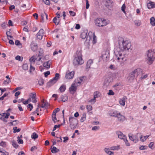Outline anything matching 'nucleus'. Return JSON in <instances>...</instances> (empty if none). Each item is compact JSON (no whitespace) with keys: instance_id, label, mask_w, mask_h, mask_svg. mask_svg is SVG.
<instances>
[{"instance_id":"obj_36","label":"nucleus","mask_w":155,"mask_h":155,"mask_svg":"<svg viewBox=\"0 0 155 155\" xmlns=\"http://www.w3.org/2000/svg\"><path fill=\"white\" fill-rule=\"evenodd\" d=\"M53 22L55 24V25H57L59 24V21L57 19L56 17H55L53 19Z\"/></svg>"},{"instance_id":"obj_20","label":"nucleus","mask_w":155,"mask_h":155,"mask_svg":"<svg viewBox=\"0 0 155 155\" xmlns=\"http://www.w3.org/2000/svg\"><path fill=\"white\" fill-rule=\"evenodd\" d=\"M127 98L126 96H124L119 101L120 104L123 106H124L125 104V102L127 101Z\"/></svg>"},{"instance_id":"obj_60","label":"nucleus","mask_w":155,"mask_h":155,"mask_svg":"<svg viewBox=\"0 0 155 155\" xmlns=\"http://www.w3.org/2000/svg\"><path fill=\"white\" fill-rule=\"evenodd\" d=\"M28 107L29 108L30 110V111L32 110L33 107L32 105L31 104H28Z\"/></svg>"},{"instance_id":"obj_28","label":"nucleus","mask_w":155,"mask_h":155,"mask_svg":"<svg viewBox=\"0 0 155 155\" xmlns=\"http://www.w3.org/2000/svg\"><path fill=\"white\" fill-rule=\"evenodd\" d=\"M61 99L62 101L65 102L67 100L68 97L66 95L64 94L61 96Z\"/></svg>"},{"instance_id":"obj_64","label":"nucleus","mask_w":155,"mask_h":155,"mask_svg":"<svg viewBox=\"0 0 155 155\" xmlns=\"http://www.w3.org/2000/svg\"><path fill=\"white\" fill-rule=\"evenodd\" d=\"M95 101H96V99L94 98L91 99L89 101V102L90 103H95Z\"/></svg>"},{"instance_id":"obj_4","label":"nucleus","mask_w":155,"mask_h":155,"mask_svg":"<svg viewBox=\"0 0 155 155\" xmlns=\"http://www.w3.org/2000/svg\"><path fill=\"white\" fill-rule=\"evenodd\" d=\"M87 32L88 31L87 30L84 31L81 34V37L83 39L86 38V41L88 43L91 39L93 34L92 32L90 31L87 35Z\"/></svg>"},{"instance_id":"obj_1","label":"nucleus","mask_w":155,"mask_h":155,"mask_svg":"<svg viewBox=\"0 0 155 155\" xmlns=\"http://www.w3.org/2000/svg\"><path fill=\"white\" fill-rule=\"evenodd\" d=\"M119 45L114 48V53L116 60L121 66L124 65L127 60V53L131 46V43L128 41L121 38L118 41Z\"/></svg>"},{"instance_id":"obj_32","label":"nucleus","mask_w":155,"mask_h":155,"mask_svg":"<svg viewBox=\"0 0 155 155\" xmlns=\"http://www.w3.org/2000/svg\"><path fill=\"white\" fill-rule=\"evenodd\" d=\"M150 24L152 26L155 25V19L153 17H151L150 19Z\"/></svg>"},{"instance_id":"obj_51","label":"nucleus","mask_w":155,"mask_h":155,"mask_svg":"<svg viewBox=\"0 0 155 155\" xmlns=\"http://www.w3.org/2000/svg\"><path fill=\"white\" fill-rule=\"evenodd\" d=\"M126 8L125 5V4H124L121 7L122 11L125 13V9Z\"/></svg>"},{"instance_id":"obj_22","label":"nucleus","mask_w":155,"mask_h":155,"mask_svg":"<svg viewBox=\"0 0 155 155\" xmlns=\"http://www.w3.org/2000/svg\"><path fill=\"white\" fill-rule=\"evenodd\" d=\"M111 81V79L110 78H106L104 81V85L107 86L109 85V83Z\"/></svg>"},{"instance_id":"obj_11","label":"nucleus","mask_w":155,"mask_h":155,"mask_svg":"<svg viewBox=\"0 0 155 155\" xmlns=\"http://www.w3.org/2000/svg\"><path fill=\"white\" fill-rule=\"evenodd\" d=\"M109 52L108 51H106L103 52L101 56V57L106 61H107L109 59Z\"/></svg>"},{"instance_id":"obj_56","label":"nucleus","mask_w":155,"mask_h":155,"mask_svg":"<svg viewBox=\"0 0 155 155\" xmlns=\"http://www.w3.org/2000/svg\"><path fill=\"white\" fill-rule=\"evenodd\" d=\"M45 76V77H46L48 76L50 74V72L49 71H47L46 72L44 73Z\"/></svg>"},{"instance_id":"obj_3","label":"nucleus","mask_w":155,"mask_h":155,"mask_svg":"<svg viewBox=\"0 0 155 155\" xmlns=\"http://www.w3.org/2000/svg\"><path fill=\"white\" fill-rule=\"evenodd\" d=\"M46 57H42L41 55L39 54L38 56H33L29 59L30 62L34 64L35 62L36 64L40 65L42 64L44 60L45 59Z\"/></svg>"},{"instance_id":"obj_27","label":"nucleus","mask_w":155,"mask_h":155,"mask_svg":"<svg viewBox=\"0 0 155 155\" xmlns=\"http://www.w3.org/2000/svg\"><path fill=\"white\" fill-rule=\"evenodd\" d=\"M93 35L92 36V38H93L92 42L93 44H95L97 42V38L96 36L95 35L94 33H93Z\"/></svg>"},{"instance_id":"obj_17","label":"nucleus","mask_w":155,"mask_h":155,"mask_svg":"<svg viewBox=\"0 0 155 155\" xmlns=\"http://www.w3.org/2000/svg\"><path fill=\"white\" fill-rule=\"evenodd\" d=\"M117 134L118 135V137L121 139H125L126 136L124 135L121 131H118L117 132Z\"/></svg>"},{"instance_id":"obj_29","label":"nucleus","mask_w":155,"mask_h":155,"mask_svg":"<svg viewBox=\"0 0 155 155\" xmlns=\"http://www.w3.org/2000/svg\"><path fill=\"white\" fill-rule=\"evenodd\" d=\"M51 152L53 153H56L59 151V150L57 148L55 147H53L51 148Z\"/></svg>"},{"instance_id":"obj_15","label":"nucleus","mask_w":155,"mask_h":155,"mask_svg":"<svg viewBox=\"0 0 155 155\" xmlns=\"http://www.w3.org/2000/svg\"><path fill=\"white\" fill-rule=\"evenodd\" d=\"M119 113V112L116 110H110L109 112V114L110 115L115 117H117Z\"/></svg>"},{"instance_id":"obj_50","label":"nucleus","mask_w":155,"mask_h":155,"mask_svg":"<svg viewBox=\"0 0 155 155\" xmlns=\"http://www.w3.org/2000/svg\"><path fill=\"white\" fill-rule=\"evenodd\" d=\"M86 108L87 109L88 111L91 110L92 109V106L90 105H87L86 106Z\"/></svg>"},{"instance_id":"obj_62","label":"nucleus","mask_w":155,"mask_h":155,"mask_svg":"<svg viewBox=\"0 0 155 155\" xmlns=\"http://www.w3.org/2000/svg\"><path fill=\"white\" fill-rule=\"evenodd\" d=\"M43 2L47 5H49L50 4V1L49 0H43Z\"/></svg>"},{"instance_id":"obj_42","label":"nucleus","mask_w":155,"mask_h":155,"mask_svg":"<svg viewBox=\"0 0 155 155\" xmlns=\"http://www.w3.org/2000/svg\"><path fill=\"white\" fill-rule=\"evenodd\" d=\"M18 121L17 120H15L13 122H11L10 124L12 125H15L18 124Z\"/></svg>"},{"instance_id":"obj_52","label":"nucleus","mask_w":155,"mask_h":155,"mask_svg":"<svg viewBox=\"0 0 155 155\" xmlns=\"http://www.w3.org/2000/svg\"><path fill=\"white\" fill-rule=\"evenodd\" d=\"M99 129V127L98 126H95L93 127L92 128V130H96Z\"/></svg>"},{"instance_id":"obj_21","label":"nucleus","mask_w":155,"mask_h":155,"mask_svg":"<svg viewBox=\"0 0 155 155\" xmlns=\"http://www.w3.org/2000/svg\"><path fill=\"white\" fill-rule=\"evenodd\" d=\"M137 134L140 136V140L142 142H144L149 137L148 136H143L140 133H137Z\"/></svg>"},{"instance_id":"obj_19","label":"nucleus","mask_w":155,"mask_h":155,"mask_svg":"<svg viewBox=\"0 0 155 155\" xmlns=\"http://www.w3.org/2000/svg\"><path fill=\"white\" fill-rule=\"evenodd\" d=\"M51 64V60H49L48 61L46 62H44L43 63V66L47 69H48L50 68V65Z\"/></svg>"},{"instance_id":"obj_35","label":"nucleus","mask_w":155,"mask_h":155,"mask_svg":"<svg viewBox=\"0 0 155 155\" xmlns=\"http://www.w3.org/2000/svg\"><path fill=\"white\" fill-rule=\"evenodd\" d=\"M154 143L153 142H150L148 145L149 147L152 149H154L155 148L154 146Z\"/></svg>"},{"instance_id":"obj_10","label":"nucleus","mask_w":155,"mask_h":155,"mask_svg":"<svg viewBox=\"0 0 155 155\" xmlns=\"http://www.w3.org/2000/svg\"><path fill=\"white\" fill-rule=\"evenodd\" d=\"M138 136V134H137V133L135 135H134L132 134H129V137L130 140L135 143L137 142L139 140L137 137Z\"/></svg>"},{"instance_id":"obj_57","label":"nucleus","mask_w":155,"mask_h":155,"mask_svg":"<svg viewBox=\"0 0 155 155\" xmlns=\"http://www.w3.org/2000/svg\"><path fill=\"white\" fill-rule=\"evenodd\" d=\"M60 124H59V125H55L54 126V127L53 128V131H54V130H56V129L57 128L60 127Z\"/></svg>"},{"instance_id":"obj_49","label":"nucleus","mask_w":155,"mask_h":155,"mask_svg":"<svg viewBox=\"0 0 155 155\" xmlns=\"http://www.w3.org/2000/svg\"><path fill=\"white\" fill-rule=\"evenodd\" d=\"M35 68L34 67H33V66H32L31 64V65H30V70H29L30 72V73H31V72H33V71H35Z\"/></svg>"},{"instance_id":"obj_16","label":"nucleus","mask_w":155,"mask_h":155,"mask_svg":"<svg viewBox=\"0 0 155 155\" xmlns=\"http://www.w3.org/2000/svg\"><path fill=\"white\" fill-rule=\"evenodd\" d=\"M117 118L118 121L121 122L124 121L125 119V116L121 115L120 113L117 115Z\"/></svg>"},{"instance_id":"obj_13","label":"nucleus","mask_w":155,"mask_h":155,"mask_svg":"<svg viewBox=\"0 0 155 155\" xmlns=\"http://www.w3.org/2000/svg\"><path fill=\"white\" fill-rule=\"evenodd\" d=\"M74 74V71L70 72L69 71H68L66 72L65 78L68 79H72L73 78Z\"/></svg>"},{"instance_id":"obj_63","label":"nucleus","mask_w":155,"mask_h":155,"mask_svg":"<svg viewBox=\"0 0 155 155\" xmlns=\"http://www.w3.org/2000/svg\"><path fill=\"white\" fill-rule=\"evenodd\" d=\"M18 142L19 144H22L23 143V140L21 139H18Z\"/></svg>"},{"instance_id":"obj_46","label":"nucleus","mask_w":155,"mask_h":155,"mask_svg":"<svg viewBox=\"0 0 155 155\" xmlns=\"http://www.w3.org/2000/svg\"><path fill=\"white\" fill-rule=\"evenodd\" d=\"M44 83V81L42 79H40L38 81V84L40 85H42Z\"/></svg>"},{"instance_id":"obj_44","label":"nucleus","mask_w":155,"mask_h":155,"mask_svg":"<svg viewBox=\"0 0 155 155\" xmlns=\"http://www.w3.org/2000/svg\"><path fill=\"white\" fill-rule=\"evenodd\" d=\"M13 129H14L13 131H14V133L19 132V131H20L21 130L20 129H17V127H14Z\"/></svg>"},{"instance_id":"obj_9","label":"nucleus","mask_w":155,"mask_h":155,"mask_svg":"<svg viewBox=\"0 0 155 155\" xmlns=\"http://www.w3.org/2000/svg\"><path fill=\"white\" fill-rule=\"evenodd\" d=\"M60 75L58 73H56L55 77L52 80H51L48 83V85L50 86L56 83L58 80L59 78Z\"/></svg>"},{"instance_id":"obj_34","label":"nucleus","mask_w":155,"mask_h":155,"mask_svg":"<svg viewBox=\"0 0 155 155\" xmlns=\"http://www.w3.org/2000/svg\"><path fill=\"white\" fill-rule=\"evenodd\" d=\"M86 115L85 114H83L80 120L81 122H83L86 119Z\"/></svg>"},{"instance_id":"obj_61","label":"nucleus","mask_w":155,"mask_h":155,"mask_svg":"<svg viewBox=\"0 0 155 155\" xmlns=\"http://www.w3.org/2000/svg\"><path fill=\"white\" fill-rule=\"evenodd\" d=\"M11 82L10 80H8L7 81H4L3 82V84L5 85L8 84Z\"/></svg>"},{"instance_id":"obj_24","label":"nucleus","mask_w":155,"mask_h":155,"mask_svg":"<svg viewBox=\"0 0 155 155\" xmlns=\"http://www.w3.org/2000/svg\"><path fill=\"white\" fill-rule=\"evenodd\" d=\"M41 15L42 19L43 20H45V19H46V20H47L48 16L46 13L45 12L41 13Z\"/></svg>"},{"instance_id":"obj_33","label":"nucleus","mask_w":155,"mask_h":155,"mask_svg":"<svg viewBox=\"0 0 155 155\" xmlns=\"http://www.w3.org/2000/svg\"><path fill=\"white\" fill-rule=\"evenodd\" d=\"M59 89L61 92H64L66 89V86L64 85H62L60 87Z\"/></svg>"},{"instance_id":"obj_55","label":"nucleus","mask_w":155,"mask_h":155,"mask_svg":"<svg viewBox=\"0 0 155 155\" xmlns=\"http://www.w3.org/2000/svg\"><path fill=\"white\" fill-rule=\"evenodd\" d=\"M147 146H142L140 147V149L141 150H146L147 149Z\"/></svg>"},{"instance_id":"obj_45","label":"nucleus","mask_w":155,"mask_h":155,"mask_svg":"<svg viewBox=\"0 0 155 155\" xmlns=\"http://www.w3.org/2000/svg\"><path fill=\"white\" fill-rule=\"evenodd\" d=\"M6 145V142L3 141H2L1 142H0V146L3 147H5Z\"/></svg>"},{"instance_id":"obj_41","label":"nucleus","mask_w":155,"mask_h":155,"mask_svg":"<svg viewBox=\"0 0 155 155\" xmlns=\"http://www.w3.org/2000/svg\"><path fill=\"white\" fill-rule=\"evenodd\" d=\"M15 59L17 60H18L20 61H22V59H23V58L21 57H21L19 55H18L16 56L15 57Z\"/></svg>"},{"instance_id":"obj_25","label":"nucleus","mask_w":155,"mask_h":155,"mask_svg":"<svg viewBox=\"0 0 155 155\" xmlns=\"http://www.w3.org/2000/svg\"><path fill=\"white\" fill-rule=\"evenodd\" d=\"M93 61L92 60H89L87 63L86 68H90L91 64L93 63Z\"/></svg>"},{"instance_id":"obj_8","label":"nucleus","mask_w":155,"mask_h":155,"mask_svg":"<svg viewBox=\"0 0 155 155\" xmlns=\"http://www.w3.org/2000/svg\"><path fill=\"white\" fill-rule=\"evenodd\" d=\"M69 122L71 128V129H75L77 124V121L76 119L74 117H70Z\"/></svg>"},{"instance_id":"obj_30","label":"nucleus","mask_w":155,"mask_h":155,"mask_svg":"<svg viewBox=\"0 0 155 155\" xmlns=\"http://www.w3.org/2000/svg\"><path fill=\"white\" fill-rule=\"evenodd\" d=\"M136 77H135V76H134V74L133 73V72L132 71L130 74L129 77V79L130 80H133Z\"/></svg>"},{"instance_id":"obj_6","label":"nucleus","mask_w":155,"mask_h":155,"mask_svg":"<svg viewBox=\"0 0 155 155\" xmlns=\"http://www.w3.org/2000/svg\"><path fill=\"white\" fill-rule=\"evenodd\" d=\"M95 23L96 25L100 27L106 26L108 24L106 20L100 18H97L95 21Z\"/></svg>"},{"instance_id":"obj_18","label":"nucleus","mask_w":155,"mask_h":155,"mask_svg":"<svg viewBox=\"0 0 155 155\" xmlns=\"http://www.w3.org/2000/svg\"><path fill=\"white\" fill-rule=\"evenodd\" d=\"M31 48L32 51H35L37 49V45L34 41H32L31 44Z\"/></svg>"},{"instance_id":"obj_12","label":"nucleus","mask_w":155,"mask_h":155,"mask_svg":"<svg viewBox=\"0 0 155 155\" xmlns=\"http://www.w3.org/2000/svg\"><path fill=\"white\" fill-rule=\"evenodd\" d=\"M44 31L43 29H41L36 35V39L41 40L44 36Z\"/></svg>"},{"instance_id":"obj_59","label":"nucleus","mask_w":155,"mask_h":155,"mask_svg":"<svg viewBox=\"0 0 155 155\" xmlns=\"http://www.w3.org/2000/svg\"><path fill=\"white\" fill-rule=\"evenodd\" d=\"M69 13L70 15L73 16H74L75 15V13L72 11H69Z\"/></svg>"},{"instance_id":"obj_54","label":"nucleus","mask_w":155,"mask_h":155,"mask_svg":"<svg viewBox=\"0 0 155 155\" xmlns=\"http://www.w3.org/2000/svg\"><path fill=\"white\" fill-rule=\"evenodd\" d=\"M52 120L54 122H57V119L56 117V115H52Z\"/></svg>"},{"instance_id":"obj_14","label":"nucleus","mask_w":155,"mask_h":155,"mask_svg":"<svg viewBox=\"0 0 155 155\" xmlns=\"http://www.w3.org/2000/svg\"><path fill=\"white\" fill-rule=\"evenodd\" d=\"M135 77H137L138 75L141 74L142 72V70L140 68H137L133 71Z\"/></svg>"},{"instance_id":"obj_58","label":"nucleus","mask_w":155,"mask_h":155,"mask_svg":"<svg viewBox=\"0 0 155 155\" xmlns=\"http://www.w3.org/2000/svg\"><path fill=\"white\" fill-rule=\"evenodd\" d=\"M86 9H88L89 6V2L88 0H86Z\"/></svg>"},{"instance_id":"obj_37","label":"nucleus","mask_w":155,"mask_h":155,"mask_svg":"<svg viewBox=\"0 0 155 155\" xmlns=\"http://www.w3.org/2000/svg\"><path fill=\"white\" fill-rule=\"evenodd\" d=\"M134 22L135 25L137 26H139L141 25V22L139 20H135Z\"/></svg>"},{"instance_id":"obj_7","label":"nucleus","mask_w":155,"mask_h":155,"mask_svg":"<svg viewBox=\"0 0 155 155\" xmlns=\"http://www.w3.org/2000/svg\"><path fill=\"white\" fill-rule=\"evenodd\" d=\"M84 62L82 56L80 55H78L75 57L73 61V64L75 66L81 65Z\"/></svg>"},{"instance_id":"obj_31","label":"nucleus","mask_w":155,"mask_h":155,"mask_svg":"<svg viewBox=\"0 0 155 155\" xmlns=\"http://www.w3.org/2000/svg\"><path fill=\"white\" fill-rule=\"evenodd\" d=\"M120 149V146H117L111 147L110 148V149L111 150H117Z\"/></svg>"},{"instance_id":"obj_23","label":"nucleus","mask_w":155,"mask_h":155,"mask_svg":"<svg viewBox=\"0 0 155 155\" xmlns=\"http://www.w3.org/2000/svg\"><path fill=\"white\" fill-rule=\"evenodd\" d=\"M147 6L149 9L155 8V3L153 2H150L147 3Z\"/></svg>"},{"instance_id":"obj_2","label":"nucleus","mask_w":155,"mask_h":155,"mask_svg":"<svg viewBox=\"0 0 155 155\" xmlns=\"http://www.w3.org/2000/svg\"><path fill=\"white\" fill-rule=\"evenodd\" d=\"M146 54L147 63L149 65L152 64L155 60V51L152 49L149 50Z\"/></svg>"},{"instance_id":"obj_53","label":"nucleus","mask_w":155,"mask_h":155,"mask_svg":"<svg viewBox=\"0 0 155 155\" xmlns=\"http://www.w3.org/2000/svg\"><path fill=\"white\" fill-rule=\"evenodd\" d=\"M124 141L126 145L127 146H130V143H128V141L126 139V137L125 138V139L123 140Z\"/></svg>"},{"instance_id":"obj_40","label":"nucleus","mask_w":155,"mask_h":155,"mask_svg":"<svg viewBox=\"0 0 155 155\" xmlns=\"http://www.w3.org/2000/svg\"><path fill=\"white\" fill-rule=\"evenodd\" d=\"M22 68L25 70H27L28 69V65L27 64H24L22 66Z\"/></svg>"},{"instance_id":"obj_47","label":"nucleus","mask_w":155,"mask_h":155,"mask_svg":"<svg viewBox=\"0 0 155 155\" xmlns=\"http://www.w3.org/2000/svg\"><path fill=\"white\" fill-rule=\"evenodd\" d=\"M107 94L109 95H113L114 94V92L111 90H110L109 92Z\"/></svg>"},{"instance_id":"obj_43","label":"nucleus","mask_w":155,"mask_h":155,"mask_svg":"<svg viewBox=\"0 0 155 155\" xmlns=\"http://www.w3.org/2000/svg\"><path fill=\"white\" fill-rule=\"evenodd\" d=\"M12 144L13 146L15 148H17L18 147V145L17 144V143L14 141H12Z\"/></svg>"},{"instance_id":"obj_26","label":"nucleus","mask_w":155,"mask_h":155,"mask_svg":"<svg viewBox=\"0 0 155 155\" xmlns=\"http://www.w3.org/2000/svg\"><path fill=\"white\" fill-rule=\"evenodd\" d=\"M29 98H30V101H31V98L32 100L36 98V94L35 92L31 93L29 94Z\"/></svg>"},{"instance_id":"obj_48","label":"nucleus","mask_w":155,"mask_h":155,"mask_svg":"<svg viewBox=\"0 0 155 155\" xmlns=\"http://www.w3.org/2000/svg\"><path fill=\"white\" fill-rule=\"evenodd\" d=\"M112 3L111 1L110 0H106V5H109Z\"/></svg>"},{"instance_id":"obj_5","label":"nucleus","mask_w":155,"mask_h":155,"mask_svg":"<svg viewBox=\"0 0 155 155\" xmlns=\"http://www.w3.org/2000/svg\"><path fill=\"white\" fill-rule=\"evenodd\" d=\"M83 80V78H80L75 79L74 82L73 84L69 88L71 92L74 93L76 90L77 87L78 86V84H80Z\"/></svg>"},{"instance_id":"obj_39","label":"nucleus","mask_w":155,"mask_h":155,"mask_svg":"<svg viewBox=\"0 0 155 155\" xmlns=\"http://www.w3.org/2000/svg\"><path fill=\"white\" fill-rule=\"evenodd\" d=\"M41 102L42 104H41V107L42 108L45 107L46 104H45V102L44 101V100H41Z\"/></svg>"},{"instance_id":"obj_38","label":"nucleus","mask_w":155,"mask_h":155,"mask_svg":"<svg viewBox=\"0 0 155 155\" xmlns=\"http://www.w3.org/2000/svg\"><path fill=\"white\" fill-rule=\"evenodd\" d=\"M38 135L35 133H33L31 135V138L32 139H35L36 138L38 137Z\"/></svg>"}]
</instances>
